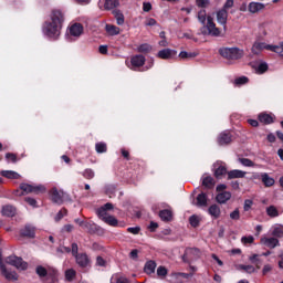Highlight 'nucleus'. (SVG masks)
Returning a JSON list of instances; mask_svg holds the SVG:
<instances>
[{"instance_id": "obj_61", "label": "nucleus", "mask_w": 283, "mask_h": 283, "mask_svg": "<svg viewBox=\"0 0 283 283\" xmlns=\"http://www.w3.org/2000/svg\"><path fill=\"white\" fill-rule=\"evenodd\" d=\"M127 233L138 235L140 233V227L127 228Z\"/></svg>"}, {"instance_id": "obj_58", "label": "nucleus", "mask_w": 283, "mask_h": 283, "mask_svg": "<svg viewBox=\"0 0 283 283\" xmlns=\"http://www.w3.org/2000/svg\"><path fill=\"white\" fill-rule=\"evenodd\" d=\"M71 253H72L73 258H76V255L81 254V253H78V243L74 242L71 244Z\"/></svg>"}, {"instance_id": "obj_52", "label": "nucleus", "mask_w": 283, "mask_h": 283, "mask_svg": "<svg viewBox=\"0 0 283 283\" xmlns=\"http://www.w3.org/2000/svg\"><path fill=\"white\" fill-rule=\"evenodd\" d=\"M167 268L160 265L158 269H157V275L158 277H167Z\"/></svg>"}, {"instance_id": "obj_54", "label": "nucleus", "mask_w": 283, "mask_h": 283, "mask_svg": "<svg viewBox=\"0 0 283 283\" xmlns=\"http://www.w3.org/2000/svg\"><path fill=\"white\" fill-rule=\"evenodd\" d=\"M6 159L9 160V163H18L19 158L17 157V154L14 153H7Z\"/></svg>"}, {"instance_id": "obj_24", "label": "nucleus", "mask_w": 283, "mask_h": 283, "mask_svg": "<svg viewBox=\"0 0 283 283\" xmlns=\"http://www.w3.org/2000/svg\"><path fill=\"white\" fill-rule=\"evenodd\" d=\"M71 36H81L83 34V24L74 23L70 27Z\"/></svg>"}, {"instance_id": "obj_46", "label": "nucleus", "mask_w": 283, "mask_h": 283, "mask_svg": "<svg viewBox=\"0 0 283 283\" xmlns=\"http://www.w3.org/2000/svg\"><path fill=\"white\" fill-rule=\"evenodd\" d=\"M258 74H264L265 72H269V64L266 62H262L259 64L256 69Z\"/></svg>"}, {"instance_id": "obj_21", "label": "nucleus", "mask_w": 283, "mask_h": 283, "mask_svg": "<svg viewBox=\"0 0 283 283\" xmlns=\"http://www.w3.org/2000/svg\"><path fill=\"white\" fill-rule=\"evenodd\" d=\"M264 8H266V6H264V3L261 2H250L248 6V10L249 12H251V14H255L262 10H264Z\"/></svg>"}, {"instance_id": "obj_59", "label": "nucleus", "mask_w": 283, "mask_h": 283, "mask_svg": "<svg viewBox=\"0 0 283 283\" xmlns=\"http://www.w3.org/2000/svg\"><path fill=\"white\" fill-rule=\"evenodd\" d=\"M251 207H253V200L245 199V200H244L243 210H244V211H250V210H251Z\"/></svg>"}, {"instance_id": "obj_27", "label": "nucleus", "mask_w": 283, "mask_h": 283, "mask_svg": "<svg viewBox=\"0 0 283 283\" xmlns=\"http://www.w3.org/2000/svg\"><path fill=\"white\" fill-rule=\"evenodd\" d=\"M159 218L163 220V222H171L174 212H171L169 209L161 210L159 211Z\"/></svg>"}, {"instance_id": "obj_42", "label": "nucleus", "mask_w": 283, "mask_h": 283, "mask_svg": "<svg viewBox=\"0 0 283 283\" xmlns=\"http://www.w3.org/2000/svg\"><path fill=\"white\" fill-rule=\"evenodd\" d=\"M189 223L193 227V229H198V227H200V218L196 214H192L189 218Z\"/></svg>"}, {"instance_id": "obj_11", "label": "nucleus", "mask_w": 283, "mask_h": 283, "mask_svg": "<svg viewBox=\"0 0 283 283\" xmlns=\"http://www.w3.org/2000/svg\"><path fill=\"white\" fill-rule=\"evenodd\" d=\"M0 271L1 275H3V277L8 280V282H17V280H19V274H17V272L8 271V268H6V265H1Z\"/></svg>"}, {"instance_id": "obj_63", "label": "nucleus", "mask_w": 283, "mask_h": 283, "mask_svg": "<svg viewBox=\"0 0 283 283\" xmlns=\"http://www.w3.org/2000/svg\"><path fill=\"white\" fill-rule=\"evenodd\" d=\"M209 3V0H196V4L198 6V8H207Z\"/></svg>"}, {"instance_id": "obj_32", "label": "nucleus", "mask_w": 283, "mask_h": 283, "mask_svg": "<svg viewBox=\"0 0 283 283\" xmlns=\"http://www.w3.org/2000/svg\"><path fill=\"white\" fill-rule=\"evenodd\" d=\"M105 30L111 36H116V34H120V29L114 24H106Z\"/></svg>"}, {"instance_id": "obj_5", "label": "nucleus", "mask_w": 283, "mask_h": 283, "mask_svg": "<svg viewBox=\"0 0 283 283\" xmlns=\"http://www.w3.org/2000/svg\"><path fill=\"white\" fill-rule=\"evenodd\" d=\"M20 191L19 196H25V193H35L39 196V193H45V187L44 186H33L29 184H21L20 185Z\"/></svg>"}, {"instance_id": "obj_2", "label": "nucleus", "mask_w": 283, "mask_h": 283, "mask_svg": "<svg viewBox=\"0 0 283 283\" xmlns=\"http://www.w3.org/2000/svg\"><path fill=\"white\" fill-rule=\"evenodd\" d=\"M201 34L203 36H221L222 31L220 28H217L216 22L213 21V18L211 15L207 17V22L205 25L200 28Z\"/></svg>"}, {"instance_id": "obj_34", "label": "nucleus", "mask_w": 283, "mask_h": 283, "mask_svg": "<svg viewBox=\"0 0 283 283\" xmlns=\"http://www.w3.org/2000/svg\"><path fill=\"white\" fill-rule=\"evenodd\" d=\"M113 14L116 19L117 25H123L125 23V15L123 14V12L120 10H114Z\"/></svg>"}, {"instance_id": "obj_23", "label": "nucleus", "mask_w": 283, "mask_h": 283, "mask_svg": "<svg viewBox=\"0 0 283 283\" xmlns=\"http://www.w3.org/2000/svg\"><path fill=\"white\" fill-rule=\"evenodd\" d=\"M259 122L262 123L263 125H271L275 123V119L271 116V114L268 113H261L258 116Z\"/></svg>"}, {"instance_id": "obj_30", "label": "nucleus", "mask_w": 283, "mask_h": 283, "mask_svg": "<svg viewBox=\"0 0 283 283\" xmlns=\"http://www.w3.org/2000/svg\"><path fill=\"white\" fill-rule=\"evenodd\" d=\"M202 187L206 189H213L216 187V180L211 176L202 178Z\"/></svg>"}, {"instance_id": "obj_44", "label": "nucleus", "mask_w": 283, "mask_h": 283, "mask_svg": "<svg viewBox=\"0 0 283 283\" xmlns=\"http://www.w3.org/2000/svg\"><path fill=\"white\" fill-rule=\"evenodd\" d=\"M198 21L205 25L207 23V10L205 9H201L199 12H198Z\"/></svg>"}, {"instance_id": "obj_62", "label": "nucleus", "mask_w": 283, "mask_h": 283, "mask_svg": "<svg viewBox=\"0 0 283 283\" xmlns=\"http://www.w3.org/2000/svg\"><path fill=\"white\" fill-rule=\"evenodd\" d=\"M234 3L235 2L233 0H227L222 7V10H226V12H227V10L233 8Z\"/></svg>"}, {"instance_id": "obj_28", "label": "nucleus", "mask_w": 283, "mask_h": 283, "mask_svg": "<svg viewBox=\"0 0 283 283\" xmlns=\"http://www.w3.org/2000/svg\"><path fill=\"white\" fill-rule=\"evenodd\" d=\"M261 181L263 182L264 187H273V185H275V179L270 177L266 172L261 174Z\"/></svg>"}, {"instance_id": "obj_55", "label": "nucleus", "mask_w": 283, "mask_h": 283, "mask_svg": "<svg viewBox=\"0 0 283 283\" xmlns=\"http://www.w3.org/2000/svg\"><path fill=\"white\" fill-rule=\"evenodd\" d=\"M175 277H184V280H189V277H193V273H185V272H177L174 273Z\"/></svg>"}, {"instance_id": "obj_37", "label": "nucleus", "mask_w": 283, "mask_h": 283, "mask_svg": "<svg viewBox=\"0 0 283 283\" xmlns=\"http://www.w3.org/2000/svg\"><path fill=\"white\" fill-rule=\"evenodd\" d=\"M266 214L270 218H277V216H280V211L277 210V208H275V206H270L266 208Z\"/></svg>"}, {"instance_id": "obj_1", "label": "nucleus", "mask_w": 283, "mask_h": 283, "mask_svg": "<svg viewBox=\"0 0 283 283\" xmlns=\"http://www.w3.org/2000/svg\"><path fill=\"white\" fill-rule=\"evenodd\" d=\"M51 21H46L43 27V32L50 39H59L63 23H65V13L61 9L52 10L50 14Z\"/></svg>"}, {"instance_id": "obj_13", "label": "nucleus", "mask_w": 283, "mask_h": 283, "mask_svg": "<svg viewBox=\"0 0 283 283\" xmlns=\"http://www.w3.org/2000/svg\"><path fill=\"white\" fill-rule=\"evenodd\" d=\"M178 54V51L171 49H163L157 53L158 59H163L164 61H169V59H174Z\"/></svg>"}, {"instance_id": "obj_45", "label": "nucleus", "mask_w": 283, "mask_h": 283, "mask_svg": "<svg viewBox=\"0 0 283 283\" xmlns=\"http://www.w3.org/2000/svg\"><path fill=\"white\" fill-rule=\"evenodd\" d=\"M238 269L239 271H244L245 273H255V268L253 265L240 264Z\"/></svg>"}, {"instance_id": "obj_38", "label": "nucleus", "mask_w": 283, "mask_h": 283, "mask_svg": "<svg viewBox=\"0 0 283 283\" xmlns=\"http://www.w3.org/2000/svg\"><path fill=\"white\" fill-rule=\"evenodd\" d=\"M151 50H153L151 45L147 44V43L140 44L137 48V51L140 52L142 54H149V52H151Z\"/></svg>"}, {"instance_id": "obj_4", "label": "nucleus", "mask_w": 283, "mask_h": 283, "mask_svg": "<svg viewBox=\"0 0 283 283\" xmlns=\"http://www.w3.org/2000/svg\"><path fill=\"white\" fill-rule=\"evenodd\" d=\"M201 254L202 252H200V249L198 248H187L182 255V261L186 264H191L195 260H200Z\"/></svg>"}, {"instance_id": "obj_47", "label": "nucleus", "mask_w": 283, "mask_h": 283, "mask_svg": "<svg viewBox=\"0 0 283 283\" xmlns=\"http://www.w3.org/2000/svg\"><path fill=\"white\" fill-rule=\"evenodd\" d=\"M82 176L86 179V180H92L95 176L94 170H92V168H87L83 171Z\"/></svg>"}, {"instance_id": "obj_41", "label": "nucleus", "mask_w": 283, "mask_h": 283, "mask_svg": "<svg viewBox=\"0 0 283 283\" xmlns=\"http://www.w3.org/2000/svg\"><path fill=\"white\" fill-rule=\"evenodd\" d=\"M196 56H198V53H196V52H187V51H181L180 53H179V59H182V60H185V59H196Z\"/></svg>"}, {"instance_id": "obj_7", "label": "nucleus", "mask_w": 283, "mask_h": 283, "mask_svg": "<svg viewBox=\"0 0 283 283\" xmlns=\"http://www.w3.org/2000/svg\"><path fill=\"white\" fill-rule=\"evenodd\" d=\"M147 59L143 54H136L130 57V70L133 72H140V67L145 66Z\"/></svg>"}, {"instance_id": "obj_19", "label": "nucleus", "mask_w": 283, "mask_h": 283, "mask_svg": "<svg viewBox=\"0 0 283 283\" xmlns=\"http://www.w3.org/2000/svg\"><path fill=\"white\" fill-rule=\"evenodd\" d=\"M1 213L7 218H14V216H17V208H14V206L11 205L3 206Z\"/></svg>"}, {"instance_id": "obj_29", "label": "nucleus", "mask_w": 283, "mask_h": 283, "mask_svg": "<svg viewBox=\"0 0 283 283\" xmlns=\"http://www.w3.org/2000/svg\"><path fill=\"white\" fill-rule=\"evenodd\" d=\"M156 261H147L144 266V272L147 273V275H151V273H156Z\"/></svg>"}, {"instance_id": "obj_20", "label": "nucleus", "mask_w": 283, "mask_h": 283, "mask_svg": "<svg viewBox=\"0 0 283 283\" xmlns=\"http://www.w3.org/2000/svg\"><path fill=\"white\" fill-rule=\"evenodd\" d=\"M216 200L219 205H227V202L231 200V192L229 191L219 192L216 196Z\"/></svg>"}, {"instance_id": "obj_9", "label": "nucleus", "mask_w": 283, "mask_h": 283, "mask_svg": "<svg viewBox=\"0 0 283 283\" xmlns=\"http://www.w3.org/2000/svg\"><path fill=\"white\" fill-rule=\"evenodd\" d=\"M35 273L39 277H48V280H51V283L56 282V270L48 271L45 266L38 265L35 268Z\"/></svg>"}, {"instance_id": "obj_35", "label": "nucleus", "mask_w": 283, "mask_h": 283, "mask_svg": "<svg viewBox=\"0 0 283 283\" xmlns=\"http://www.w3.org/2000/svg\"><path fill=\"white\" fill-rule=\"evenodd\" d=\"M266 50H269L270 52H275L276 54H282L283 42H281L280 45L268 44Z\"/></svg>"}, {"instance_id": "obj_64", "label": "nucleus", "mask_w": 283, "mask_h": 283, "mask_svg": "<svg viewBox=\"0 0 283 283\" xmlns=\"http://www.w3.org/2000/svg\"><path fill=\"white\" fill-rule=\"evenodd\" d=\"M24 202H28L30 205V207H33V208L36 207V199H34V198L25 197Z\"/></svg>"}, {"instance_id": "obj_53", "label": "nucleus", "mask_w": 283, "mask_h": 283, "mask_svg": "<svg viewBox=\"0 0 283 283\" xmlns=\"http://www.w3.org/2000/svg\"><path fill=\"white\" fill-rule=\"evenodd\" d=\"M241 242L242 244H253V242H255V238H253V235L242 237Z\"/></svg>"}, {"instance_id": "obj_16", "label": "nucleus", "mask_w": 283, "mask_h": 283, "mask_svg": "<svg viewBox=\"0 0 283 283\" xmlns=\"http://www.w3.org/2000/svg\"><path fill=\"white\" fill-rule=\"evenodd\" d=\"M227 19H229V12L224 9H220L217 12V21L220 25H223L224 30H227Z\"/></svg>"}, {"instance_id": "obj_39", "label": "nucleus", "mask_w": 283, "mask_h": 283, "mask_svg": "<svg viewBox=\"0 0 283 283\" xmlns=\"http://www.w3.org/2000/svg\"><path fill=\"white\" fill-rule=\"evenodd\" d=\"M91 234L105 235V229H103L101 226L94 223L93 230H91Z\"/></svg>"}, {"instance_id": "obj_3", "label": "nucleus", "mask_w": 283, "mask_h": 283, "mask_svg": "<svg viewBox=\"0 0 283 283\" xmlns=\"http://www.w3.org/2000/svg\"><path fill=\"white\" fill-rule=\"evenodd\" d=\"M219 54L228 61H240L244 56V50L240 48H221Z\"/></svg>"}, {"instance_id": "obj_18", "label": "nucleus", "mask_w": 283, "mask_h": 283, "mask_svg": "<svg viewBox=\"0 0 283 283\" xmlns=\"http://www.w3.org/2000/svg\"><path fill=\"white\" fill-rule=\"evenodd\" d=\"M51 200L55 205H63V193L60 192L56 188H52V190H51Z\"/></svg>"}, {"instance_id": "obj_51", "label": "nucleus", "mask_w": 283, "mask_h": 283, "mask_svg": "<svg viewBox=\"0 0 283 283\" xmlns=\"http://www.w3.org/2000/svg\"><path fill=\"white\" fill-rule=\"evenodd\" d=\"M272 235H274V238H283V227L274 228Z\"/></svg>"}, {"instance_id": "obj_12", "label": "nucleus", "mask_w": 283, "mask_h": 283, "mask_svg": "<svg viewBox=\"0 0 283 283\" xmlns=\"http://www.w3.org/2000/svg\"><path fill=\"white\" fill-rule=\"evenodd\" d=\"M260 243L263 244V247H266L268 249H275V247H280V240L273 237H263L261 238Z\"/></svg>"}, {"instance_id": "obj_10", "label": "nucleus", "mask_w": 283, "mask_h": 283, "mask_svg": "<svg viewBox=\"0 0 283 283\" xmlns=\"http://www.w3.org/2000/svg\"><path fill=\"white\" fill-rule=\"evenodd\" d=\"M217 143L220 145V147L231 145V143H233V135L229 130H223L218 135Z\"/></svg>"}, {"instance_id": "obj_8", "label": "nucleus", "mask_w": 283, "mask_h": 283, "mask_svg": "<svg viewBox=\"0 0 283 283\" xmlns=\"http://www.w3.org/2000/svg\"><path fill=\"white\" fill-rule=\"evenodd\" d=\"M6 262L15 269H19L20 271H28V262L23 261V258L21 256H9L7 258Z\"/></svg>"}, {"instance_id": "obj_43", "label": "nucleus", "mask_w": 283, "mask_h": 283, "mask_svg": "<svg viewBox=\"0 0 283 283\" xmlns=\"http://www.w3.org/2000/svg\"><path fill=\"white\" fill-rule=\"evenodd\" d=\"M74 277H76V270L69 269L65 271V279L67 282H73Z\"/></svg>"}, {"instance_id": "obj_31", "label": "nucleus", "mask_w": 283, "mask_h": 283, "mask_svg": "<svg viewBox=\"0 0 283 283\" xmlns=\"http://www.w3.org/2000/svg\"><path fill=\"white\" fill-rule=\"evenodd\" d=\"M269 44L264 42H254L252 45V53L260 54V52H262V50H266Z\"/></svg>"}, {"instance_id": "obj_26", "label": "nucleus", "mask_w": 283, "mask_h": 283, "mask_svg": "<svg viewBox=\"0 0 283 283\" xmlns=\"http://www.w3.org/2000/svg\"><path fill=\"white\" fill-rule=\"evenodd\" d=\"M247 176V171L233 169L228 171V180H233L235 178H244Z\"/></svg>"}, {"instance_id": "obj_33", "label": "nucleus", "mask_w": 283, "mask_h": 283, "mask_svg": "<svg viewBox=\"0 0 283 283\" xmlns=\"http://www.w3.org/2000/svg\"><path fill=\"white\" fill-rule=\"evenodd\" d=\"M227 166H222L220 165L218 168H216L214 170V178H217L218 180H220V178H222V176H227Z\"/></svg>"}, {"instance_id": "obj_49", "label": "nucleus", "mask_w": 283, "mask_h": 283, "mask_svg": "<svg viewBox=\"0 0 283 283\" xmlns=\"http://www.w3.org/2000/svg\"><path fill=\"white\" fill-rule=\"evenodd\" d=\"M97 216L103 222H105V218H109L111 214L107 213V210H104L102 207L97 209Z\"/></svg>"}, {"instance_id": "obj_50", "label": "nucleus", "mask_w": 283, "mask_h": 283, "mask_svg": "<svg viewBox=\"0 0 283 283\" xmlns=\"http://www.w3.org/2000/svg\"><path fill=\"white\" fill-rule=\"evenodd\" d=\"M239 163H241V165H243V167H253L255 165L253 163V160H251L249 158H239Z\"/></svg>"}, {"instance_id": "obj_60", "label": "nucleus", "mask_w": 283, "mask_h": 283, "mask_svg": "<svg viewBox=\"0 0 283 283\" xmlns=\"http://www.w3.org/2000/svg\"><path fill=\"white\" fill-rule=\"evenodd\" d=\"M230 219L231 220H240V209H235L230 213Z\"/></svg>"}, {"instance_id": "obj_48", "label": "nucleus", "mask_w": 283, "mask_h": 283, "mask_svg": "<svg viewBox=\"0 0 283 283\" xmlns=\"http://www.w3.org/2000/svg\"><path fill=\"white\" fill-rule=\"evenodd\" d=\"M94 224L95 223L87 222V221L80 222V227H82V229H85L86 231H88V233H92V230L94 229Z\"/></svg>"}, {"instance_id": "obj_17", "label": "nucleus", "mask_w": 283, "mask_h": 283, "mask_svg": "<svg viewBox=\"0 0 283 283\" xmlns=\"http://www.w3.org/2000/svg\"><path fill=\"white\" fill-rule=\"evenodd\" d=\"M208 213L211 216L212 220H218L222 216V210L218 203H213L208 208Z\"/></svg>"}, {"instance_id": "obj_25", "label": "nucleus", "mask_w": 283, "mask_h": 283, "mask_svg": "<svg viewBox=\"0 0 283 283\" xmlns=\"http://www.w3.org/2000/svg\"><path fill=\"white\" fill-rule=\"evenodd\" d=\"M0 174L3 178H8L9 180H19L21 178V175L14 170H2Z\"/></svg>"}, {"instance_id": "obj_40", "label": "nucleus", "mask_w": 283, "mask_h": 283, "mask_svg": "<svg viewBox=\"0 0 283 283\" xmlns=\"http://www.w3.org/2000/svg\"><path fill=\"white\" fill-rule=\"evenodd\" d=\"M95 150L97 154H105L107 151V144L103 142L95 144Z\"/></svg>"}, {"instance_id": "obj_57", "label": "nucleus", "mask_w": 283, "mask_h": 283, "mask_svg": "<svg viewBox=\"0 0 283 283\" xmlns=\"http://www.w3.org/2000/svg\"><path fill=\"white\" fill-rule=\"evenodd\" d=\"M95 264H96V266L105 268V266H107V261L103 256L98 255V256H96Z\"/></svg>"}, {"instance_id": "obj_36", "label": "nucleus", "mask_w": 283, "mask_h": 283, "mask_svg": "<svg viewBox=\"0 0 283 283\" xmlns=\"http://www.w3.org/2000/svg\"><path fill=\"white\" fill-rule=\"evenodd\" d=\"M104 222L109 227H118V219L116 217L109 214L108 217L104 218Z\"/></svg>"}, {"instance_id": "obj_15", "label": "nucleus", "mask_w": 283, "mask_h": 283, "mask_svg": "<svg viewBox=\"0 0 283 283\" xmlns=\"http://www.w3.org/2000/svg\"><path fill=\"white\" fill-rule=\"evenodd\" d=\"M21 238H35L36 229L30 224L20 230Z\"/></svg>"}, {"instance_id": "obj_6", "label": "nucleus", "mask_w": 283, "mask_h": 283, "mask_svg": "<svg viewBox=\"0 0 283 283\" xmlns=\"http://www.w3.org/2000/svg\"><path fill=\"white\" fill-rule=\"evenodd\" d=\"M74 258L77 266L82 269V271H87V269H92V259H90V255H87V253L82 252Z\"/></svg>"}, {"instance_id": "obj_56", "label": "nucleus", "mask_w": 283, "mask_h": 283, "mask_svg": "<svg viewBox=\"0 0 283 283\" xmlns=\"http://www.w3.org/2000/svg\"><path fill=\"white\" fill-rule=\"evenodd\" d=\"M247 83H249V77H247V76L238 77L234 81L235 85H247Z\"/></svg>"}, {"instance_id": "obj_14", "label": "nucleus", "mask_w": 283, "mask_h": 283, "mask_svg": "<svg viewBox=\"0 0 283 283\" xmlns=\"http://www.w3.org/2000/svg\"><path fill=\"white\" fill-rule=\"evenodd\" d=\"M118 6H120V1L119 0H105L104 4L103 2H98V8H101V10H114L115 8H118Z\"/></svg>"}, {"instance_id": "obj_22", "label": "nucleus", "mask_w": 283, "mask_h": 283, "mask_svg": "<svg viewBox=\"0 0 283 283\" xmlns=\"http://www.w3.org/2000/svg\"><path fill=\"white\" fill-rule=\"evenodd\" d=\"M197 206L200 208L209 206V197L207 196V192H200L197 196Z\"/></svg>"}]
</instances>
